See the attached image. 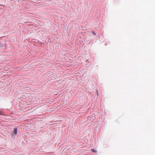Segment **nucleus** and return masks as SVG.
Here are the masks:
<instances>
[{"instance_id":"f257e3e1","label":"nucleus","mask_w":155,"mask_h":155,"mask_svg":"<svg viewBox=\"0 0 155 155\" xmlns=\"http://www.w3.org/2000/svg\"><path fill=\"white\" fill-rule=\"evenodd\" d=\"M13 130V132L14 133V134L15 135H16L17 134V128H14Z\"/></svg>"},{"instance_id":"f03ea898","label":"nucleus","mask_w":155,"mask_h":155,"mask_svg":"<svg viewBox=\"0 0 155 155\" xmlns=\"http://www.w3.org/2000/svg\"><path fill=\"white\" fill-rule=\"evenodd\" d=\"M91 150L92 151H93L95 153H97V151H96L94 149H91Z\"/></svg>"},{"instance_id":"7ed1b4c3","label":"nucleus","mask_w":155,"mask_h":155,"mask_svg":"<svg viewBox=\"0 0 155 155\" xmlns=\"http://www.w3.org/2000/svg\"><path fill=\"white\" fill-rule=\"evenodd\" d=\"M0 115H2V113L0 111Z\"/></svg>"},{"instance_id":"20e7f679","label":"nucleus","mask_w":155,"mask_h":155,"mask_svg":"<svg viewBox=\"0 0 155 155\" xmlns=\"http://www.w3.org/2000/svg\"><path fill=\"white\" fill-rule=\"evenodd\" d=\"M97 95H98V91L97 90Z\"/></svg>"},{"instance_id":"39448f33","label":"nucleus","mask_w":155,"mask_h":155,"mask_svg":"<svg viewBox=\"0 0 155 155\" xmlns=\"http://www.w3.org/2000/svg\"><path fill=\"white\" fill-rule=\"evenodd\" d=\"M93 33L94 34L96 35V34L94 32H93Z\"/></svg>"}]
</instances>
